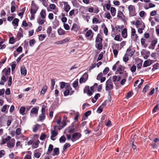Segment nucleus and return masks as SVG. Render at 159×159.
Instances as JSON below:
<instances>
[{
  "mask_svg": "<svg viewBox=\"0 0 159 159\" xmlns=\"http://www.w3.org/2000/svg\"><path fill=\"white\" fill-rule=\"evenodd\" d=\"M78 80H75L73 83V86L74 88H76L78 85Z\"/></svg>",
  "mask_w": 159,
  "mask_h": 159,
  "instance_id": "603ef678",
  "label": "nucleus"
},
{
  "mask_svg": "<svg viewBox=\"0 0 159 159\" xmlns=\"http://www.w3.org/2000/svg\"><path fill=\"white\" fill-rule=\"evenodd\" d=\"M121 35L124 38H126L127 36V29H124L122 31Z\"/></svg>",
  "mask_w": 159,
  "mask_h": 159,
  "instance_id": "9b49d317",
  "label": "nucleus"
},
{
  "mask_svg": "<svg viewBox=\"0 0 159 159\" xmlns=\"http://www.w3.org/2000/svg\"><path fill=\"white\" fill-rule=\"evenodd\" d=\"M40 14L41 17L42 19H45V18L46 16V11L45 10L42 9L41 10Z\"/></svg>",
  "mask_w": 159,
  "mask_h": 159,
  "instance_id": "f8f14e48",
  "label": "nucleus"
},
{
  "mask_svg": "<svg viewBox=\"0 0 159 159\" xmlns=\"http://www.w3.org/2000/svg\"><path fill=\"white\" fill-rule=\"evenodd\" d=\"M46 35L44 34H41L39 35V40L41 41H43L46 37Z\"/></svg>",
  "mask_w": 159,
  "mask_h": 159,
  "instance_id": "b1692460",
  "label": "nucleus"
},
{
  "mask_svg": "<svg viewBox=\"0 0 159 159\" xmlns=\"http://www.w3.org/2000/svg\"><path fill=\"white\" fill-rule=\"evenodd\" d=\"M12 83V77L10 76L9 77L8 80V85L11 86Z\"/></svg>",
  "mask_w": 159,
  "mask_h": 159,
  "instance_id": "052dcab7",
  "label": "nucleus"
},
{
  "mask_svg": "<svg viewBox=\"0 0 159 159\" xmlns=\"http://www.w3.org/2000/svg\"><path fill=\"white\" fill-rule=\"evenodd\" d=\"M81 136V134L79 133L75 132L72 135L71 140L73 142L79 139Z\"/></svg>",
  "mask_w": 159,
  "mask_h": 159,
  "instance_id": "20e7f679",
  "label": "nucleus"
},
{
  "mask_svg": "<svg viewBox=\"0 0 159 159\" xmlns=\"http://www.w3.org/2000/svg\"><path fill=\"white\" fill-rule=\"evenodd\" d=\"M159 64L158 63H156L153 66V68L152 69V70H157L158 69V67L159 66Z\"/></svg>",
  "mask_w": 159,
  "mask_h": 159,
  "instance_id": "5fc2aeb1",
  "label": "nucleus"
},
{
  "mask_svg": "<svg viewBox=\"0 0 159 159\" xmlns=\"http://www.w3.org/2000/svg\"><path fill=\"white\" fill-rule=\"evenodd\" d=\"M70 94V90L68 89H66L64 92V96H67Z\"/></svg>",
  "mask_w": 159,
  "mask_h": 159,
  "instance_id": "680f3d73",
  "label": "nucleus"
},
{
  "mask_svg": "<svg viewBox=\"0 0 159 159\" xmlns=\"http://www.w3.org/2000/svg\"><path fill=\"white\" fill-rule=\"evenodd\" d=\"M103 108L102 107V106H100L98 108L97 110V112L99 113H101L103 109Z\"/></svg>",
  "mask_w": 159,
  "mask_h": 159,
  "instance_id": "c03bdc74",
  "label": "nucleus"
},
{
  "mask_svg": "<svg viewBox=\"0 0 159 159\" xmlns=\"http://www.w3.org/2000/svg\"><path fill=\"white\" fill-rule=\"evenodd\" d=\"M9 107V106L7 105H4L2 109H1V111L2 112H5L6 111L7 107Z\"/></svg>",
  "mask_w": 159,
  "mask_h": 159,
  "instance_id": "49530a36",
  "label": "nucleus"
},
{
  "mask_svg": "<svg viewBox=\"0 0 159 159\" xmlns=\"http://www.w3.org/2000/svg\"><path fill=\"white\" fill-rule=\"evenodd\" d=\"M153 62L152 60H148L145 61L143 63V67H146L150 66Z\"/></svg>",
  "mask_w": 159,
  "mask_h": 159,
  "instance_id": "6e6552de",
  "label": "nucleus"
},
{
  "mask_svg": "<svg viewBox=\"0 0 159 159\" xmlns=\"http://www.w3.org/2000/svg\"><path fill=\"white\" fill-rule=\"evenodd\" d=\"M35 39H32L30 41L29 45L30 46L32 47L34 45V44L35 43Z\"/></svg>",
  "mask_w": 159,
  "mask_h": 159,
  "instance_id": "ea45409f",
  "label": "nucleus"
},
{
  "mask_svg": "<svg viewBox=\"0 0 159 159\" xmlns=\"http://www.w3.org/2000/svg\"><path fill=\"white\" fill-rule=\"evenodd\" d=\"M53 24L54 27H56L59 25V22L57 20H55V21L53 22Z\"/></svg>",
  "mask_w": 159,
  "mask_h": 159,
  "instance_id": "58836bf2",
  "label": "nucleus"
},
{
  "mask_svg": "<svg viewBox=\"0 0 159 159\" xmlns=\"http://www.w3.org/2000/svg\"><path fill=\"white\" fill-rule=\"evenodd\" d=\"M9 43L11 44H13L15 43V39L13 37H11L10 38L9 40Z\"/></svg>",
  "mask_w": 159,
  "mask_h": 159,
  "instance_id": "de8ad7c7",
  "label": "nucleus"
},
{
  "mask_svg": "<svg viewBox=\"0 0 159 159\" xmlns=\"http://www.w3.org/2000/svg\"><path fill=\"white\" fill-rule=\"evenodd\" d=\"M66 140V138L64 136H62L59 139V141L60 143L65 142Z\"/></svg>",
  "mask_w": 159,
  "mask_h": 159,
  "instance_id": "f704fd0d",
  "label": "nucleus"
},
{
  "mask_svg": "<svg viewBox=\"0 0 159 159\" xmlns=\"http://www.w3.org/2000/svg\"><path fill=\"white\" fill-rule=\"evenodd\" d=\"M70 143H66L63 148V152L65 151L68 147H70Z\"/></svg>",
  "mask_w": 159,
  "mask_h": 159,
  "instance_id": "473e14b6",
  "label": "nucleus"
},
{
  "mask_svg": "<svg viewBox=\"0 0 159 159\" xmlns=\"http://www.w3.org/2000/svg\"><path fill=\"white\" fill-rule=\"evenodd\" d=\"M40 126V125L39 124H36L34 127L33 129V131L34 133H36L38 129V127Z\"/></svg>",
  "mask_w": 159,
  "mask_h": 159,
  "instance_id": "4c0bfd02",
  "label": "nucleus"
},
{
  "mask_svg": "<svg viewBox=\"0 0 159 159\" xmlns=\"http://www.w3.org/2000/svg\"><path fill=\"white\" fill-rule=\"evenodd\" d=\"M146 40L143 38L141 39V43L142 45H143L144 48H146L147 46V44L146 43H145Z\"/></svg>",
  "mask_w": 159,
  "mask_h": 159,
  "instance_id": "bb28decb",
  "label": "nucleus"
},
{
  "mask_svg": "<svg viewBox=\"0 0 159 159\" xmlns=\"http://www.w3.org/2000/svg\"><path fill=\"white\" fill-rule=\"evenodd\" d=\"M61 124L62 125L61 126H60L59 127L58 129L59 130L61 129H62L64 126H65L66 125V123L65 120H63L61 123Z\"/></svg>",
  "mask_w": 159,
  "mask_h": 159,
  "instance_id": "5701e85b",
  "label": "nucleus"
},
{
  "mask_svg": "<svg viewBox=\"0 0 159 159\" xmlns=\"http://www.w3.org/2000/svg\"><path fill=\"white\" fill-rule=\"evenodd\" d=\"M60 41L61 44H62L68 42L69 41V39L67 38H66L62 40H61Z\"/></svg>",
  "mask_w": 159,
  "mask_h": 159,
  "instance_id": "0e129e2a",
  "label": "nucleus"
},
{
  "mask_svg": "<svg viewBox=\"0 0 159 159\" xmlns=\"http://www.w3.org/2000/svg\"><path fill=\"white\" fill-rule=\"evenodd\" d=\"M150 88V86L148 85H146L145 86L143 90V93H145Z\"/></svg>",
  "mask_w": 159,
  "mask_h": 159,
  "instance_id": "c85d7f7f",
  "label": "nucleus"
},
{
  "mask_svg": "<svg viewBox=\"0 0 159 159\" xmlns=\"http://www.w3.org/2000/svg\"><path fill=\"white\" fill-rule=\"evenodd\" d=\"M130 143H132V147L134 150V151H136L137 150L136 149V146L134 144L133 139H131L130 141Z\"/></svg>",
  "mask_w": 159,
  "mask_h": 159,
  "instance_id": "2f4dec72",
  "label": "nucleus"
},
{
  "mask_svg": "<svg viewBox=\"0 0 159 159\" xmlns=\"http://www.w3.org/2000/svg\"><path fill=\"white\" fill-rule=\"evenodd\" d=\"M91 111H88L84 114V116L86 117H87L91 114Z\"/></svg>",
  "mask_w": 159,
  "mask_h": 159,
  "instance_id": "8fccbe9b",
  "label": "nucleus"
},
{
  "mask_svg": "<svg viewBox=\"0 0 159 159\" xmlns=\"http://www.w3.org/2000/svg\"><path fill=\"white\" fill-rule=\"evenodd\" d=\"M19 20L18 18H15L12 21V23L13 24L15 25V26H17L18 25V22Z\"/></svg>",
  "mask_w": 159,
  "mask_h": 159,
  "instance_id": "aec40b11",
  "label": "nucleus"
},
{
  "mask_svg": "<svg viewBox=\"0 0 159 159\" xmlns=\"http://www.w3.org/2000/svg\"><path fill=\"white\" fill-rule=\"evenodd\" d=\"M102 72H101L98 75L97 77V79L98 80H99L102 77Z\"/></svg>",
  "mask_w": 159,
  "mask_h": 159,
  "instance_id": "338daca9",
  "label": "nucleus"
},
{
  "mask_svg": "<svg viewBox=\"0 0 159 159\" xmlns=\"http://www.w3.org/2000/svg\"><path fill=\"white\" fill-rule=\"evenodd\" d=\"M53 152L55 155H58L59 153V148H55L53 150Z\"/></svg>",
  "mask_w": 159,
  "mask_h": 159,
  "instance_id": "c9c22d12",
  "label": "nucleus"
},
{
  "mask_svg": "<svg viewBox=\"0 0 159 159\" xmlns=\"http://www.w3.org/2000/svg\"><path fill=\"white\" fill-rule=\"evenodd\" d=\"M5 154V152L4 150L0 151V158L4 156Z\"/></svg>",
  "mask_w": 159,
  "mask_h": 159,
  "instance_id": "a18cd8bd",
  "label": "nucleus"
},
{
  "mask_svg": "<svg viewBox=\"0 0 159 159\" xmlns=\"http://www.w3.org/2000/svg\"><path fill=\"white\" fill-rule=\"evenodd\" d=\"M45 118V114H40L39 116V120L40 121H41L44 120Z\"/></svg>",
  "mask_w": 159,
  "mask_h": 159,
  "instance_id": "cd10ccee",
  "label": "nucleus"
},
{
  "mask_svg": "<svg viewBox=\"0 0 159 159\" xmlns=\"http://www.w3.org/2000/svg\"><path fill=\"white\" fill-rule=\"evenodd\" d=\"M143 26L141 28H139L138 29V32L139 33L141 34L143 33V30H144L145 28V26L144 23H143Z\"/></svg>",
  "mask_w": 159,
  "mask_h": 159,
  "instance_id": "c756f323",
  "label": "nucleus"
},
{
  "mask_svg": "<svg viewBox=\"0 0 159 159\" xmlns=\"http://www.w3.org/2000/svg\"><path fill=\"white\" fill-rule=\"evenodd\" d=\"M31 112L32 114H35L38 113V110L35 107H34L31 109Z\"/></svg>",
  "mask_w": 159,
  "mask_h": 159,
  "instance_id": "7c9ffc66",
  "label": "nucleus"
},
{
  "mask_svg": "<svg viewBox=\"0 0 159 159\" xmlns=\"http://www.w3.org/2000/svg\"><path fill=\"white\" fill-rule=\"evenodd\" d=\"M38 7L36 5V4L34 3V1H32L31 2L30 12V13H34V14H36L38 10Z\"/></svg>",
  "mask_w": 159,
  "mask_h": 159,
  "instance_id": "7ed1b4c3",
  "label": "nucleus"
},
{
  "mask_svg": "<svg viewBox=\"0 0 159 159\" xmlns=\"http://www.w3.org/2000/svg\"><path fill=\"white\" fill-rule=\"evenodd\" d=\"M15 140L14 138L11 139L10 141L7 142V146L10 148H13L15 145Z\"/></svg>",
  "mask_w": 159,
  "mask_h": 159,
  "instance_id": "39448f33",
  "label": "nucleus"
},
{
  "mask_svg": "<svg viewBox=\"0 0 159 159\" xmlns=\"http://www.w3.org/2000/svg\"><path fill=\"white\" fill-rule=\"evenodd\" d=\"M88 77V75L86 73H84L80 78L79 80L80 83V84L82 83L85 82L87 80Z\"/></svg>",
  "mask_w": 159,
  "mask_h": 159,
  "instance_id": "423d86ee",
  "label": "nucleus"
},
{
  "mask_svg": "<svg viewBox=\"0 0 159 159\" xmlns=\"http://www.w3.org/2000/svg\"><path fill=\"white\" fill-rule=\"evenodd\" d=\"M114 39L116 41H121L122 40V38L120 39V35H117L115 36Z\"/></svg>",
  "mask_w": 159,
  "mask_h": 159,
  "instance_id": "a19ab883",
  "label": "nucleus"
},
{
  "mask_svg": "<svg viewBox=\"0 0 159 159\" xmlns=\"http://www.w3.org/2000/svg\"><path fill=\"white\" fill-rule=\"evenodd\" d=\"M39 143L40 142L39 140H37L36 142L33 144L32 145L33 148H37L39 146Z\"/></svg>",
  "mask_w": 159,
  "mask_h": 159,
  "instance_id": "4be33fe9",
  "label": "nucleus"
},
{
  "mask_svg": "<svg viewBox=\"0 0 159 159\" xmlns=\"http://www.w3.org/2000/svg\"><path fill=\"white\" fill-rule=\"evenodd\" d=\"M57 32L59 35H64L65 33V31L61 28L59 29Z\"/></svg>",
  "mask_w": 159,
  "mask_h": 159,
  "instance_id": "a878e982",
  "label": "nucleus"
},
{
  "mask_svg": "<svg viewBox=\"0 0 159 159\" xmlns=\"http://www.w3.org/2000/svg\"><path fill=\"white\" fill-rule=\"evenodd\" d=\"M21 74L22 75L25 76L27 73L26 70L24 66L21 68L20 69Z\"/></svg>",
  "mask_w": 159,
  "mask_h": 159,
  "instance_id": "ddd939ff",
  "label": "nucleus"
},
{
  "mask_svg": "<svg viewBox=\"0 0 159 159\" xmlns=\"http://www.w3.org/2000/svg\"><path fill=\"white\" fill-rule=\"evenodd\" d=\"M106 84L107 88H108V85H110V86H111V87H113V84L111 80L110 79H108L106 81Z\"/></svg>",
  "mask_w": 159,
  "mask_h": 159,
  "instance_id": "2eb2a0df",
  "label": "nucleus"
},
{
  "mask_svg": "<svg viewBox=\"0 0 159 159\" xmlns=\"http://www.w3.org/2000/svg\"><path fill=\"white\" fill-rule=\"evenodd\" d=\"M45 21L44 19H42L41 17H39L37 20V22L40 25H43Z\"/></svg>",
  "mask_w": 159,
  "mask_h": 159,
  "instance_id": "f3484780",
  "label": "nucleus"
},
{
  "mask_svg": "<svg viewBox=\"0 0 159 159\" xmlns=\"http://www.w3.org/2000/svg\"><path fill=\"white\" fill-rule=\"evenodd\" d=\"M24 56V54L23 53L21 54L20 56L18 57L16 59V61L17 63H18L21 60L22 58Z\"/></svg>",
  "mask_w": 159,
  "mask_h": 159,
  "instance_id": "6e6d98bb",
  "label": "nucleus"
},
{
  "mask_svg": "<svg viewBox=\"0 0 159 159\" xmlns=\"http://www.w3.org/2000/svg\"><path fill=\"white\" fill-rule=\"evenodd\" d=\"M127 55L126 54L123 57V60L125 62H127L129 60V58L127 56Z\"/></svg>",
  "mask_w": 159,
  "mask_h": 159,
  "instance_id": "09e8293b",
  "label": "nucleus"
},
{
  "mask_svg": "<svg viewBox=\"0 0 159 159\" xmlns=\"http://www.w3.org/2000/svg\"><path fill=\"white\" fill-rule=\"evenodd\" d=\"M157 42V38L155 39L152 40L151 43V45L153 47H154Z\"/></svg>",
  "mask_w": 159,
  "mask_h": 159,
  "instance_id": "e433bc0d",
  "label": "nucleus"
},
{
  "mask_svg": "<svg viewBox=\"0 0 159 159\" xmlns=\"http://www.w3.org/2000/svg\"><path fill=\"white\" fill-rule=\"evenodd\" d=\"M132 40L134 41V42H137V40L138 38V36L137 35V34H135L134 35V36L133 37H131Z\"/></svg>",
  "mask_w": 159,
  "mask_h": 159,
  "instance_id": "69168bd1",
  "label": "nucleus"
},
{
  "mask_svg": "<svg viewBox=\"0 0 159 159\" xmlns=\"http://www.w3.org/2000/svg\"><path fill=\"white\" fill-rule=\"evenodd\" d=\"M63 4L64 5V10L67 13L70 11V7L67 2H64Z\"/></svg>",
  "mask_w": 159,
  "mask_h": 159,
  "instance_id": "0eeeda50",
  "label": "nucleus"
},
{
  "mask_svg": "<svg viewBox=\"0 0 159 159\" xmlns=\"http://www.w3.org/2000/svg\"><path fill=\"white\" fill-rule=\"evenodd\" d=\"M93 34L92 35V36L91 37V39L93 38V32L91 30H88L86 33V37H88L90 36L92 34Z\"/></svg>",
  "mask_w": 159,
  "mask_h": 159,
  "instance_id": "393cba45",
  "label": "nucleus"
},
{
  "mask_svg": "<svg viewBox=\"0 0 159 159\" xmlns=\"http://www.w3.org/2000/svg\"><path fill=\"white\" fill-rule=\"evenodd\" d=\"M136 33V31L133 28H131V36H134V35H135L136 34H135Z\"/></svg>",
  "mask_w": 159,
  "mask_h": 159,
  "instance_id": "bf43d9fd",
  "label": "nucleus"
},
{
  "mask_svg": "<svg viewBox=\"0 0 159 159\" xmlns=\"http://www.w3.org/2000/svg\"><path fill=\"white\" fill-rule=\"evenodd\" d=\"M58 131L56 132L55 130H52L51 132V139L53 141L55 140V139L54 138L58 134Z\"/></svg>",
  "mask_w": 159,
  "mask_h": 159,
  "instance_id": "1a4fd4ad",
  "label": "nucleus"
},
{
  "mask_svg": "<svg viewBox=\"0 0 159 159\" xmlns=\"http://www.w3.org/2000/svg\"><path fill=\"white\" fill-rule=\"evenodd\" d=\"M122 15H123L122 12L120 11H119L118 12L117 17L120 18H121Z\"/></svg>",
  "mask_w": 159,
  "mask_h": 159,
  "instance_id": "3c124183",
  "label": "nucleus"
},
{
  "mask_svg": "<svg viewBox=\"0 0 159 159\" xmlns=\"http://www.w3.org/2000/svg\"><path fill=\"white\" fill-rule=\"evenodd\" d=\"M46 135L44 134H42L40 137V139L41 140H43L45 139Z\"/></svg>",
  "mask_w": 159,
  "mask_h": 159,
  "instance_id": "e2e57ef3",
  "label": "nucleus"
},
{
  "mask_svg": "<svg viewBox=\"0 0 159 159\" xmlns=\"http://www.w3.org/2000/svg\"><path fill=\"white\" fill-rule=\"evenodd\" d=\"M11 72V68L10 67H8L7 68H4L2 71V72L4 73L5 72V75H3L1 77V80L3 81L4 82H6V78L5 76H7Z\"/></svg>",
  "mask_w": 159,
  "mask_h": 159,
  "instance_id": "f257e3e1",
  "label": "nucleus"
},
{
  "mask_svg": "<svg viewBox=\"0 0 159 159\" xmlns=\"http://www.w3.org/2000/svg\"><path fill=\"white\" fill-rule=\"evenodd\" d=\"M103 54L102 53V52H101L99 54V55L98 56V57L97 60V61H98L101 60L102 59V58L103 57Z\"/></svg>",
  "mask_w": 159,
  "mask_h": 159,
  "instance_id": "864d4df0",
  "label": "nucleus"
},
{
  "mask_svg": "<svg viewBox=\"0 0 159 159\" xmlns=\"http://www.w3.org/2000/svg\"><path fill=\"white\" fill-rule=\"evenodd\" d=\"M130 16H135L136 15L135 8L134 6L132 5H129L128 7Z\"/></svg>",
  "mask_w": 159,
  "mask_h": 159,
  "instance_id": "f03ea898",
  "label": "nucleus"
},
{
  "mask_svg": "<svg viewBox=\"0 0 159 159\" xmlns=\"http://www.w3.org/2000/svg\"><path fill=\"white\" fill-rule=\"evenodd\" d=\"M136 66L134 65H133L131 68L130 70L132 72H134L136 71Z\"/></svg>",
  "mask_w": 159,
  "mask_h": 159,
  "instance_id": "4d7b16f0",
  "label": "nucleus"
},
{
  "mask_svg": "<svg viewBox=\"0 0 159 159\" xmlns=\"http://www.w3.org/2000/svg\"><path fill=\"white\" fill-rule=\"evenodd\" d=\"M78 30V29L77 24L74 23L71 28V30L77 31Z\"/></svg>",
  "mask_w": 159,
  "mask_h": 159,
  "instance_id": "412c9836",
  "label": "nucleus"
},
{
  "mask_svg": "<svg viewBox=\"0 0 159 159\" xmlns=\"http://www.w3.org/2000/svg\"><path fill=\"white\" fill-rule=\"evenodd\" d=\"M110 11L112 16H114L115 15L116 12V8L113 7H111L110 8Z\"/></svg>",
  "mask_w": 159,
  "mask_h": 159,
  "instance_id": "6ab92c4d",
  "label": "nucleus"
},
{
  "mask_svg": "<svg viewBox=\"0 0 159 159\" xmlns=\"http://www.w3.org/2000/svg\"><path fill=\"white\" fill-rule=\"evenodd\" d=\"M106 84L107 88H108V85H110V86H111V87H113V84L111 80L110 79H108L106 81Z\"/></svg>",
  "mask_w": 159,
  "mask_h": 159,
  "instance_id": "dca6fc26",
  "label": "nucleus"
},
{
  "mask_svg": "<svg viewBox=\"0 0 159 159\" xmlns=\"http://www.w3.org/2000/svg\"><path fill=\"white\" fill-rule=\"evenodd\" d=\"M133 94L132 92H129L127 93V94L126 96V98L127 99L129 98V97H131Z\"/></svg>",
  "mask_w": 159,
  "mask_h": 159,
  "instance_id": "774afa93",
  "label": "nucleus"
},
{
  "mask_svg": "<svg viewBox=\"0 0 159 159\" xmlns=\"http://www.w3.org/2000/svg\"><path fill=\"white\" fill-rule=\"evenodd\" d=\"M52 31V27L50 26L47 29V32L48 34L50 35Z\"/></svg>",
  "mask_w": 159,
  "mask_h": 159,
  "instance_id": "13d9d810",
  "label": "nucleus"
},
{
  "mask_svg": "<svg viewBox=\"0 0 159 159\" xmlns=\"http://www.w3.org/2000/svg\"><path fill=\"white\" fill-rule=\"evenodd\" d=\"M25 108L24 107H21L20 110V113L21 114H24V113L25 112Z\"/></svg>",
  "mask_w": 159,
  "mask_h": 159,
  "instance_id": "79ce46f5",
  "label": "nucleus"
},
{
  "mask_svg": "<svg viewBox=\"0 0 159 159\" xmlns=\"http://www.w3.org/2000/svg\"><path fill=\"white\" fill-rule=\"evenodd\" d=\"M100 36L101 35L99 34H98L95 40L96 43H102V39Z\"/></svg>",
  "mask_w": 159,
  "mask_h": 159,
  "instance_id": "9d476101",
  "label": "nucleus"
},
{
  "mask_svg": "<svg viewBox=\"0 0 159 159\" xmlns=\"http://www.w3.org/2000/svg\"><path fill=\"white\" fill-rule=\"evenodd\" d=\"M53 146L52 144H50L49 145L48 149V153L50 154L51 153V152L53 150Z\"/></svg>",
  "mask_w": 159,
  "mask_h": 159,
  "instance_id": "72a5a7b5",
  "label": "nucleus"
},
{
  "mask_svg": "<svg viewBox=\"0 0 159 159\" xmlns=\"http://www.w3.org/2000/svg\"><path fill=\"white\" fill-rule=\"evenodd\" d=\"M95 47L98 49L101 50L102 48V43H96Z\"/></svg>",
  "mask_w": 159,
  "mask_h": 159,
  "instance_id": "4468645a",
  "label": "nucleus"
},
{
  "mask_svg": "<svg viewBox=\"0 0 159 159\" xmlns=\"http://www.w3.org/2000/svg\"><path fill=\"white\" fill-rule=\"evenodd\" d=\"M48 87L47 86H44L42 89L40 93L41 94H44L47 90Z\"/></svg>",
  "mask_w": 159,
  "mask_h": 159,
  "instance_id": "a211bd4d",
  "label": "nucleus"
},
{
  "mask_svg": "<svg viewBox=\"0 0 159 159\" xmlns=\"http://www.w3.org/2000/svg\"><path fill=\"white\" fill-rule=\"evenodd\" d=\"M109 69L108 67H106L105 68L103 71V73L104 75H105L109 72Z\"/></svg>",
  "mask_w": 159,
  "mask_h": 159,
  "instance_id": "37998d69",
  "label": "nucleus"
}]
</instances>
